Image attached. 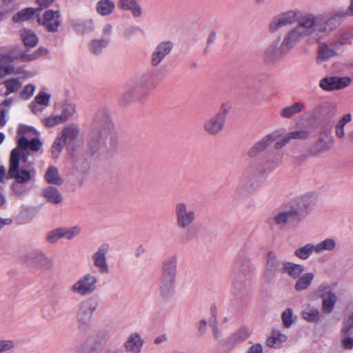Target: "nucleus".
Listing matches in <instances>:
<instances>
[{
	"label": "nucleus",
	"instance_id": "29",
	"mask_svg": "<svg viewBox=\"0 0 353 353\" xmlns=\"http://www.w3.org/2000/svg\"><path fill=\"white\" fill-rule=\"evenodd\" d=\"M43 197L48 202L52 204H59L62 201V196L59 190L52 186H48L42 191Z\"/></svg>",
	"mask_w": 353,
	"mask_h": 353
},
{
	"label": "nucleus",
	"instance_id": "35",
	"mask_svg": "<svg viewBox=\"0 0 353 353\" xmlns=\"http://www.w3.org/2000/svg\"><path fill=\"white\" fill-rule=\"evenodd\" d=\"M0 67L4 70L5 73L8 74H22L23 77L30 78L34 75L32 72H25L23 67H14L12 65H4L0 63Z\"/></svg>",
	"mask_w": 353,
	"mask_h": 353
},
{
	"label": "nucleus",
	"instance_id": "17",
	"mask_svg": "<svg viewBox=\"0 0 353 353\" xmlns=\"http://www.w3.org/2000/svg\"><path fill=\"white\" fill-rule=\"evenodd\" d=\"M345 43V42H336L334 44L330 45L324 43H321L318 48V54L316 57L317 63H321L336 57L338 55L336 52V48L338 46H342Z\"/></svg>",
	"mask_w": 353,
	"mask_h": 353
},
{
	"label": "nucleus",
	"instance_id": "30",
	"mask_svg": "<svg viewBox=\"0 0 353 353\" xmlns=\"http://www.w3.org/2000/svg\"><path fill=\"white\" fill-rule=\"evenodd\" d=\"M286 340V336L279 330L274 329L271 335L266 340V345L270 347H279Z\"/></svg>",
	"mask_w": 353,
	"mask_h": 353
},
{
	"label": "nucleus",
	"instance_id": "46",
	"mask_svg": "<svg viewBox=\"0 0 353 353\" xmlns=\"http://www.w3.org/2000/svg\"><path fill=\"white\" fill-rule=\"evenodd\" d=\"M62 237L68 240H71L75 236L79 235L81 232V228L78 225H74L70 228L61 227Z\"/></svg>",
	"mask_w": 353,
	"mask_h": 353
},
{
	"label": "nucleus",
	"instance_id": "16",
	"mask_svg": "<svg viewBox=\"0 0 353 353\" xmlns=\"http://www.w3.org/2000/svg\"><path fill=\"white\" fill-rule=\"evenodd\" d=\"M281 263L275 254L269 252L263 272V277L266 282H271L277 274L285 269V263H282L283 267L280 268Z\"/></svg>",
	"mask_w": 353,
	"mask_h": 353
},
{
	"label": "nucleus",
	"instance_id": "14",
	"mask_svg": "<svg viewBox=\"0 0 353 353\" xmlns=\"http://www.w3.org/2000/svg\"><path fill=\"white\" fill-rule=\"evenodd\" d=\"M23 261L30 267L50 268L52 266V260L39 250L27 252L23 256Z\"/></svg>",
	"mask_w": 353,
	"mask_h": 353
},
{
	"label": "nucleus",
	"instance_id": "22",
	"mask_svg": "<svg viewBox=\"0 0 353 353\" xmlns=\"http://www.w3.org/2000/svg\"><path fill=\"white\" fill-rule=\"evenodd\" d=\"M287 26V12H283L274 15L268 25V31L271 34H280Z\"/></svg>",
	"mask_w": 353,
	"mask_h": 353
},
{
	"label": "nucleus",
	"instance_id": "5",
	"mask_svg": "<svg viewBox=\"0 0 353 353\" xmlns=\"http://www.w3.org/2000/svg\"><path fill=\"white\" fill-rule=\"evenodd\" d=\"M178 258L175 254L166 257L162 263L159 291L164 298L172 296L176 289Z\"/></svg>",
	"mask_w": 353,
	"mask_h": 353
},
{
	"label": "nucleus",
	"instance_id": "43",
	"mask_svg": "<svg viewBox=\"0 0 353 353\" xmlns=\"http://www.w3.org/2000/svg\"><path fill=\"white\" fill-rule=\"evenodd\" d=\"M12 101L11 99L4 100L0 104V125L3 126L7 122L6 115L12 105Z\"/></svg>",
	"mask_w": 353,
	"mask_h": 353
},
{
	"label": "nucleus",
	"instance_id": "36",
	"mask_svg": "<svg viewBox=\"0 0 353 353\" xmlns=\"http://www.w3.org/2000/svg\"><path fill=\"white\" fill-rule=\"evenodd\" d=\"M21 36L24 45L27 47H34L39 41L35 33L30 30L24 29L21 30Z\"/></svg>",
	"mask_w": 353,
	"mask_h": 353
},
{
	"label": "nucleus",
	"instance_id": "2",
	"mask_svg": "<svg viewBox=\"0 0 353 353\" xmlns=\"http://www.w3.org/2000/svg\"><path fill=\"white\" fill-rule=\"evenodd\" d=\"M317 201L318 196L314 192L292 197L288 202V228H296L312 211Z\"/></svg>",
	"mask_w": 353,
	"mask_h": 353
},
{
	"label": "nucleus",
	"instance_id": "1",
	"mask_svg": "<svg viewBox=\"0 0 353 353\" xmlns=\"http://www.w3.org/2000/svg\"><path fill=\"white\" fill-rule=\"evenodd\" d=\"M272 144H274L272 154L268 164L270 169L274 170L282 164L285 155V146L287 144L285 129H278L263 136L250 148L248 155L250 158H254Z\"/></svg>",
	"mask_w": 353,
	"mask_h": 353
},
{
	"label": "nucleus",
	"instance_id": "50",
	"mask_svg": "<svg viewBox=\"0 0 353 353\" xmlns=\"http://www.w3.org/2000/svg\"><path fill=\"white\" fill-rule=\"evenodd\" d=\"M304 270L305 268L302 265L288 262V274L294 278L299 277Z\"/></svg>",
	"mask_w": 353,
	"mask_h": 353
},
{
	"label": "nucleus",
	"instance_id": "20",
	"mask_svg": "<svg viewBox=\"0 0 353 353\" xmlns=\"http://www.w3.org/2000/svg\"><path fill=\"white\" fill-rule=\"evenodd\" d=\"M144 344L141 335L137 332H131L126 338L123 347L129 353H141Z\"/></svg>",
	"mask_w": 353,
	"mask_h": 353
},
{
	"label": "nucleus",
	"instance_id": "28",
	"mask_svg": "<svg viewBox=\"0 0 353 353\" xmlns=\"http://www.w3.org/2000/svg\"><path fill=\"white\" fill-rule=\"evenodd\" d=\"M116 6L112 0H99L95 6L97 13L101 17L111 15L115 10Z\"/></svg>",
	"mask_w": 353,
	"mask_h": 353
},
{
	"label": "nucleus",
	"instance_id": "53",
	"mask_svg": "<svg viewBox=\"0 0 353 353\" xmlns=\"http://www.w3.org/2000/svg\"><path fill=\"white\" fill-rule=\"evenodd\" d=\"M273 221L279 228H284L287 223V212H281L276 214L274 216Z\"/></svg>",
	"mask_w": 353,
	"mask_h": 353
},
{
	"label": "nucleus",
	"instance_id": "61",
	"mask_svg": "<svg viewBox=\"0 0 353 353\" xmlns=\"http://www.w3.org/2000/svg\"><path fill=\"white\" fill-rule=\"evenodd\" d=\"M341 346L345 350L353 348V337L351 335H341Z\"/></svg>",
	"mask_w": 353,
	"mask_h": 353
},
{
	"label": "nucleus",
	"instance_id": "56",
	"mask_svg": "<svg viewBox=\"0 0 353 353\" xmlns=\"http://www.w3.org/2000/svg\"><path fill=\"white\" fill-rule=\"evenodd\" d=\"M14 345V341L11 339L0 340V353H5L12 350Z\"/></svg>",
	"mask_w": 353,
	"mask_h": 353
},
{
	"label": "nucleus",
	"instance_id": "10",
	"mask_svg": "<svg viewBox=\"0 0 353 353\" xmlns=\"http://www.w3.org/2000/svg\"><path fill=\"white\" fill-rule=\"evenodd\" d=\"M251 265L248 260L239 259L234 270L232 285L234 288L241 290L249 282L251 276Z\"/></svg>",
	"mask_w": 353,
	"mask_h": 353
},
{
	"label": "nucleus",
	"instance_id": "60",
	"mask_svg": "<svg viewBox=\"0 0 353 353\" xmlns=\"http://www.w3.org/2000/svg\"><path fill=\"white\" fill-rule=\"evenodd\" d=\"M35 87L34 85H26L21 92V97L23 99H28L32 97L34 92Z\"/></svg>",
	"mask_w": 353,
	"mask_h": 353
},
{
	"label": "nucleus",
	"instance_id": "34",
	"mask_svg": "<svg viewBox=\"0 0 353 353\" xmlns=\"http://www.w3.org/2000/svg\"><path fill=\"white\" fill-rule=\"evenodd\" d=\"M46 181L50 184L60 185L63 183V179L59 175L58 169L55 167H49L45 174Z\"/></svg>",
	"mask_w": 353,
	"mask_h": 353
},
{
	"label": "nucleus",
	"instance_id": "40",
	"mask_svg": "<svg viewBox=\"0 0 353 353\" xmlns=\"http://www.w3.org/2000/svg\"><path fill=\"white\" fill-rule=\"evenodd\" d=\"M108 42V40L103 39L92 40L89 44L90 52L94 54H100L107 46Z\"/></svg>",
	"mask_w": 353,
	"mask_h": 353
},
{
	"label": "nucleus",
	"instance_id": "63",
	"mask_svg": "<svg viewBox=\"0 0 353 353\" xmlns=\"http://www.w3.org/2000/svg\"><path fill=\"white\" fill-rule=\"evenodd\" d=\"M304 105L301 102L295 103L290 107H288V117L299 113L303 110Z\"/></svg>",
	"mask_w": 353,
	"mask_h": 353
},
{
	"label": "nucleus",
	"instance_id": "42",
	"mask_svg": "<svg viewBox=\"0 0 353 353\" xmlns=\"http://www.w3.org/2000/svg\"><path fill=\"white\" fill-rule=\"evenodd\" d=\"M352 120L351 114H346L343 115L342 119L336 123L335 126V133L339 138H343L345 136L344 126L346 123L350 122Z\"/></svg>",
	"mask_w": 353,
	"mask_h": 353
},
{
	"label": "nucleus",
	"instance_id": "21",
	"mask_svg": "<svg viewBox=\"0 0 353 353\" xmlns=\"http://www.w3.org/2000/svg\"><path fill=\"white\" fill-rule=\"evenodd\" d=\"M225 122L214 114L205 121L203 129L208 134L216 136L223 131Z\"/></svg>",
	"mask_w": 353,
	"mask_h": 353
},
{
	"label": "nucleus",
	"instance_id": "13",
	"mask_svg": "<svg viewBox=\"0 0 353 353\" xmlns=\"http://www.w3.org/2000/svg\"><path fill=\"white\" fill-rule=\"evenodd\" d=\"M110 250V244L104 243L97 248L91 256L94 266L102 274H107L110 272V266L107 259V254Z\"/></svg>",
	"mask_w": 353,
	"mask_h": 353
},
{
	"label": "nucleus",
	"instance_id": "4",
	"mask_svg": "<svg viewBox=\"0 0 353 353\" xmlns=\"http://www.w3.org/2000/svg\"><path fill=\"white\" fill-rule=\"evenodd\" d=\"M21 150L13 149L10 153L8 176L14 179L16 183L27 184L32 181L35 175V170L28 165L23 167L21 163H26L28 156L21 152Z\"/></svg>",
	"mask_w": 353,
	"mask_h": 353
},
{
	"label": "nucleus",
	"instance_id": "31",
	"mask_svg": "<svg viewBox=\"0 0 353 353\" xmlns=\"http://www.w3.org/2000/svg\"><path fill=\"white\" fill-rule=\"evenodd\" d=\"M315 252L318 254L324 252H332L336 247V242L332 238H327L317 244L314 245Z\"/></svg>",
	"mask_w": 353,
	"mask_h": 353
},
{
	"label": "nucleus",
	"instance_id": "27",
	"mask_svg": "<svg viewBox=\"0 0 353 353\" xmlns=\"http://www.w3.org/2000/svg\"><path fill=\"white\" fill-rule=\"evenodd\" d=\"M118 6L123 10H129L134 17H140L142 15V8L137 0H119Z\"/></svg>",
	"mask_w": 353,
	"mask_h": 353
},
{
	"label": "nucleus",
	"instance_id": "54",
	"mask_svg": "<svg viewBox=\"0 0 353 353\" xmlns=\"http://www.w3.org/2000/svg\"><path fill=\"white\" fill-rule=\"evenodd\" d=\"M64 144L63 140L59 137L56 139L51 148L53 157L57 158L59 156Z\"/></svg>",
	"mask_w": 353,
	"mask_h": 353
},
{
	"label": "nucleus",
	"instance_id": "51",
	"mask_svg": "<svg viewBox=\"0 0 353 353\" xmlns=\"http://www.w3.org/2000/svg\"><path fill=\"white\" fill-rule=\"evenodd\" d=\"M64 123L60 115H50L42 120V123L47 128H52Z\"/></svg>",
	"mask_w": 353,
	"mask_h": 353
},
{
	"label": "nucleus",
	"instance_id": "52",
	"mask_svg": "<svg viewBox=\"0 0 353 353\" xmlns=\"http://www.w3.org/2000/svg\"><path fill=\"white\" fill-rule=\"evenodd\" d=\"M50 94L44 92H40L35 97V103L38 105H43L46 108L49 105L50 100Z\"/></svg>",
	"mask_w": 353,
	"mask_h": 353
},
{
	"label": "nucleus",
	"instance_id": "32",
	"mask_svg": "<svg viewBox=\"0 0 353 353\" xmlns=\"http://www.w3.org/2000/svg\"><path fill=\"white\" fill-rule=\"evenodd\" d=\"M314 252H315L314 244L309 243L301 247L297 248L294 250V254L301 260H307Z\"/></svg>",
	"mask_w": 353,
	"mask_h": 353
},
{
	"label": "nucleus",
	"instance_id": "19",
	"mask_svg": "<svg viewBox=\"0 0 353 353\" xmlns=\"http://www.w3.org/2000/svg\"><path fill=\"white\" fill-rule=\"evenodd\" d=\"M172 49V43L163 41L159 43L151 54L150 63L152 66L159 65L165 57L170 54Z\"/></svg>",
	"mask_w": 353,
	"mask_h": 353
},
{
	"label": "nucleus",
	"instance_id": "9",
	"mask_svg": "<svg viewBox=\"0 0 353 353\" xmlns=\"http://www.w3.org/2000/svg\"><path fill=\"white\" fill-rule=\"evenodd\" d=\"M98 279L92 273H85L79 277L71 286L72 294L80 296H87L93 294L97 288Z\"/></svg>",
	"mask_w": 353,
	"mask_h": 353
},
{
	"label": "nucleus",
	"instance_id": "24",
	"mask_svg": "<svg viewBox=\"0 0 353 353\" xmlns=\"http://www.w3.org/2000/svg\"><path fill=\"white\" fill-rule=\"evenodd\" d=\"M60 23L61 20L59 12L49 10L44 13V18L42 24L48 31H57Z\"/></svg>",
	"mask_w": 353,
	"mask_h": 353
},
{
	"label": "nucleus",
	"instance_id": "26",
	"mask_svg": "<svg viewBox=\"0 0 353 353\" xmlns=\"http://www.w3.org/2000/svg\"><path fill=\"white\" fill-rule=\"evenodd\" d=\"M302 318L308 323H317L321 320V312L318 307L306 304L301 312Z\"/></svg>",
	"mask_w": 353,
	"mask_h": 353
},
{
	"label": "nucleus",
	"instance_id": "55",
	"mask_svg": "<svg viewBox=\"0 0 353 353\" xmlns=\"http://www.w3.org/2000/svg\"><path fill=\"white\" fill-rule=\"evenodd\" d=\"M331 141L329 137V134H325V140H323V138L321 137L319 139V141L316 145V148L318 152H322L324 150H327L330 148Z\"/></svg>",
	"mask_w": 353,
	"mask_h": 353
},
{
	"label": "nucleus",
	"instance_id": "8",
	"mask_svg": "<svg viewBox=\"0 0 353 353\" xmlns=\"http://www.w3.org/2000/svg\"><path fill=\"white\" fill-rule=\"evenodd\" d=\"M287 52V32L278 34L264 52V60L272 64L283 59Z\"/></svg>",
	"mask_w": 353,
	"mask_h": 353
},
{
	"label": "nucleus",
	"instance_id": "25",
	"mask_svg": "<svg viewBox=\"0 0 353 353\" xmlns=\"http://www.w3.org/2000/svg\"><path fill=\"white\" fill-rule=\"evenodd\" d=\"M79 132L80 129L77 124L70 123L63 128L59 137L63 140L65 144H70L77 139Z\"/></svg>",
	"mask_w": 353,
	"mask_h": 353
},
{
	"label": "nucleus",
	"instance_id": "47",
	"mask_svg": "<svg viewBox=\"0 0 353 353\" xmlns=\"http://www.w3.org/2000/svg\"><path fill=\"white\" fill-rule=\"evenodd\" d=\"M34 13L35 10L32 8L22 10L13 17V21L15 22L27 21L30 19Z\"/></svg>",
	"mask_w": 353,
	"mask_h": 353
},
{
	"label": "nucleus",
	"instance_id": "18",
	"mask_svg": "<svg viewBox=\"0 0 353 353\" xmlns=\"http://www.w3.org/2000/svg\"><path fill=\"white\" fill-rule=\"evenodd\" d=\"M351 82L349 77H330L321 80L320 87L325 90H340L347 87Z\"/></svg>",
	"mask_w": 353,
	"mask_h": 353
},
{
	"label": "nucleus",
	"instance_id": "62",
	"mask_svg": "<svg viewBox=\"0 0 353 353\" xmlns=\"http://www.w3.org/2000/svg\"><path fill=\"white\" fill-rule=\"evenodd\" d=\"M346 16H349L346 11H339L336 12L330 19L329 21L330 23H339L342 19H343Z\"/></svg>",
	"mask_w": 353,
	"mask_h": 353
},
{
	"label": "nucleus",
	"instance_id": "45",
	"mask_svg": "<svg viewBox=\"0 0 353 353\" xmlns=\"http://www.w3.org/2000/svg\"><path fill=\"white\" fill-rule=\"evenodd\" d=\"M304 37H308L307 32L303 30V28L299 26L292 29L288 34V43L290 41L296 42Z\"/></svg>",
	"mask_w": 353,
	"mask_h": 353
},
{
	"label": "nucleus",
	"instance_id": "6",
	"mask_svg": "<svg viewBox=\"0 0 353 353\" xmlns=\"http://www.w3.org/2000/svg\"><path fill=\"white\" fill-rule=\"evenodd\" d=\"M318 296L321 299V311L325 314H331L338 301V296L334 288L327 283H323L311 292L310 298Z\"/></svg>",
	"mask_w": 353,
	"mask_h": 353
},
{
	"label": "nucleus",
	"instance_id": "23",
	"mask_svg": "<svg viewBox=\"0 0 353 353\" xmlns=\"http://www.w3.org/2000/svg\"><path fill=\"white\" fill-rule=\"evenodd\" d=\"M18 147L15 149L21 150V152L23 154H26L28 157V149L32 151L37 152L40 150L42 146L41 141L37 138H31L28 139L27 137H19L17 140Z\"/></svg>",
	"mask_w": 353,
	"mask_h": 353
},
{
	"label": "nucleus",
	"instance_id": "57",
	"mask_svg": "<svg viewBox=\"0 0 353 353\" xmlns=\"http://www.w3.org/2000/svg\"><path fill=\"white\" fill-rule=\"evenodd\" d=\"M231 108L232 106L229 103H223L221 105L219 112L216 113L215 115L225 121L226 117L229 114Z\"/></svg>",
	"mask_w": 353,
	"mask_h": 353
},
{
	"label": "nucleus",
	"instance_id": "11",
	"mask_svg": "<svg viewBox=\"0 0 353 353\" xmlns=\"http://www.w3.org/2000/svg\"><path fill=\"white\" fill-rule=\"evenodd\" d=\"M297 21L303 30L307 32L308 36H312L316 31L317 17L311 13L301 14L298 12L288 11V23Z\"/></svg>",
	"mask_w": 353,
	"mask_h": 353
},
{
	"label": "nucleus",
	"instance_id": "58",
	"mask_svg": "<svg viewBox=\"0 0 353 353\" xmlns=\"http://www.w3.org/2000/svg\"><path fill=\"white\" fill-rule=\"evenodd\" d=\"M310 132L305 130H300L288 133L289 139H304L308 137Z\"/></svg>",
	"mask_w": 353,
	"mask_h": 353
},
{
	"label": "nucleus",
	"instance_id": "48",
	"mask_svg": "<svg viewBox=\"0 0 353 353\" xmlns=\"http://www.w3.org/2000/svg\"><path fill=\"white\" fill-rule=\"evenodd\" d=\"M4 85L6 88V91L4 94L8 96L10 94L17 91L21 87V83L17 79H10L4 81Z\"/></svg>",
	"mask_w": 353,
	"mask_h": 353
},
{
	"label": "nucleus",
	"instance_id": "37",
	"mask_svg": "<svg viewBox=\"0 0 353 353\" xmlns=\"http://www.w3.org/2000/svg\"><path fill=\"white\" fill-rule=\"evenodd\" d=\"M76 113V104L73 102L66 101L63 103L61 107V117L63 122H65L68 119L73 117Z\"/></svg>",
	"mask_w": 353,
	"mask_h": 353
},
{
	"label": "nucleus",
	"instance_id": "38",
	"mask_svg": "<svg viewBox=\"0 0 353 353\" xmlns=\"http://www.w3.org/2000/svg\"><path fill=\"white\" fill-rule=\"evenodd\" d=\"M347 308L353 310V301L347 305ZM353 330V311L352 313L343 323V327L341 330V335H352Z\"/></svg>",
	"mask_w": 353,
	"mask_h": 353
},
{
	"label": "nucleus",
	"instance_id": "49",
	"mask_svg": "<svg viewBox=\"0 0 353 353\" xmlns=\"http://www.w3.org/2000/svg\"><path fill=\"white\" fill-rule=\"evenodd\" d=\"M62 238L61 227L49 231L46 236V241L50 244L56 243L60 239Z\"/></svg>",
	"mask_w": 353,
	"mask_h": 353
},
{
	"label": "nucleus",
	"instance_id": "15",
	"mask_svg": "<svg viewBox=\"0 0 353 353\" xmlns=\"http://www.w3.org/2000/svg\"><path fill=\"white\" fill-rule=\"evenodd\" d=\"M96 306L88 300L80 303L76 312V319L79 328L83 329L89 325Z\"/></svg>",
	"mask_w": 353,
	"mask_h": 353
},
{
	"label": "nucleus",
	"instance_id": "3",
	"mask_svg": "<svg viewBox=\"0 0 353 353\" xmlns=\"http://www.w3.org/2000/svg\"><path fill=\"white\" fill-rule=\"evenodd\" d=\"M114 139L112 123L107 118L102 120L98 117L90 134L89 142L90 149L94 152H104L108 146L113 145Z\"/></svg>",
	"mask_w": 353,
	"mask_h": 353
},
{
	"label": "nucleus",
	"instance_id": "39",
	"mask_svg": "<svg viewBox=\"0 0 353 353\" xmlns=\"http://www.w3.org/2000/svg\"><path fill=\"white\" fill-rule=\"evenodd\" d=\"M314 274L312 272L306 273L302 276L299 277L295 285V289L297 291H301L307 289L311 284L314 279Z\"/></svg>",
	"mask_w": 353,
	"mask_h": 353
},
{
	"label": "nucleus",
	"instance_id": "33",
	"mask_svg": "<svg viewBox=\"0 0 353 353\" xmlns=\"http://www.w3.org/2000/svg\"><path fill=\"white\" fill-rule=\"evenodd\" d=\"M74 28L81 34L91 32L95 30V22L92 19L77 21L74 24Z\"/></svg>",
	"mask_w": 353,
	"mask_h": 353
},
{
	"label": "nucleus",
	"instance_id": "64",
	"mask_svg": "<svg viewBox=\"0 0 353 353\" xmlns=\"http://www.w3.org/2000/svg\"><path fill=\"white\" fill-rule=\"evenodd\" d=\"M251 334L249 328L246 327H241L236 333V336L239 339L243 341L247 339Z\"/></svg>",
	"mask_w": 353,
	"mask_h": 353
},
{
	"label": "nucleus",
	"instance_id": "44",
	"mask_svg": "<svg viewBox=\"0 0 353 353\" xmlns=\"http://www.w3.org/2000/svg\"><path fill=\"white\" fill-rule=\"evenodd\" d=\"M48 51L45 48H39L36 51L31 54H23L20 59L23 62L30 61L39 58L41 56L46 55Z\"/></svg>",
	"mask_w": 353,
	"mask_h": 353
},
{
	"label": "nucleus",
	"instance_id": "7",
	"mask_svg": "<svg viewBox=\"0 0 353 353\" xmlns=\"http://www.w3.org/2000/svg\"><path fill=\"white\" fill-rule=\"evenodd\" d=\"M174 214L177 228L183 231L191 228L196 220V211L183 201L175 205Z\"/></svg>",
	"mask_w": 353,
	"mask_h": 353
},
{
	"label": "nucleus",
	"instance_id": "59",
	"mask_svg": "<svg viewBox=\"0 0 353 353\" xmlns=\"http://www.w3.org/2000/svg\"><path fill=\"white\" fill-rule=\"evenodd\" d=\"M114 30V26L111 23H105L101 28V34L103 39L108 41V39L111 37Z\"/></svg>",
	"mask_w": 353,
	"mask_h": 353
},
{
	"label": "nucleus",
	"instance_id": "12",
	"mask_svg": "<svg viewBox=\"0 0 353 353\" xmlns=\"http://www.w3.org/2000/svg\"><path fill=\"white\" fill-rule=\"evenodd\" d=\"M257 170L253 166L247 168L239 178L238 189L243 192H250L261 185V181L257 176Z\"/></svg>",
	"mask_w": 353,
	"mask_h": 353
},
{
	"label": "nucleus",
	"instance_id": "41",
	"mask_svg": "<svg viewBox=\"0 0 353 353\" xmlns=\"http://www.w3.org/2000/svg\"><path fill=\"white\" fill-rule=\"evenodd\" d=\"M37 131L32 127L26 125H19L17 130V134L19 137H27L28 139L37 136Z\"/></svg>",
	"mask_w": 353,
	"mask_h": 353
}]
</instances>
